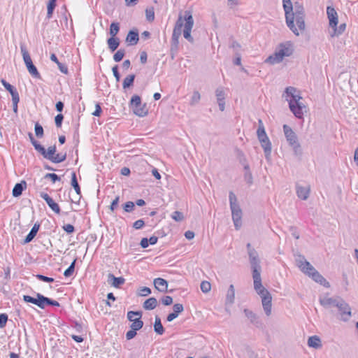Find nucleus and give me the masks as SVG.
I'll return each instance as SVG.
<instances>
[{"instance_id":"nucleus-36","label":"nucleus","mask_w":358,"mask_h":358,"mask_svg":"<svg viewBox=\"0 0 358 358\" xmlns=\"http://www.w3.org/2000/svg\"><path fill=\"white\" fill-rule=\"evenodd\" d=\"M135 79V75L131 74L127 76L123 80L122 87L124 89H127L133 85Z\"/></svg>"},{"instance_id":"nucleus-46","label":"nucleus","mask_w":358,"mask_h":358,"mask_svg":"<svg viewBox=\"0 0 358 358\" xmlns=\"http://www.w3.org/2000/svg\"><path fill=\"white\" fill-rule=\"evenodd\" d=\"M66 159V154H56L53 159H52V162L53 163H61L64 162Z\"/></svg>"},{"instance_id":"nucleus-7","label":"nucleus","mask_w":358,"mask_h":358,"mask_svg":"<svg viewBox=\"0 0 358 358\" xmlns=\"http://www.w3.org/2000/svg\"><path fill=\"white\" fill-rule=\"evenodd\" d=\"M20 50L23 57V60L24 62V64L29 73L34 78H41V74L38 71L36 67L33 64L30 55L24 45H20Z\"/></svg>"},{"instance_id":"nucleus-2","label":"nucleus","mask_w":358,"mask_h":358,"mask_svg":"<svg viewBox=\"0 0 358 358\" xmlns=\"http://www.w3.org/2000/svg\"><path fill=\"white\" fill-rule=\"evenodd\" d=\"M248 255L249 257V262L250 264L252 278L254 281V289L256 292L259 294H263L267 293V289L262 285L261 271L262 267L260 264V259L257 251L252 247V245L248 243L246 245Z\"/></svg>"},{"instance_id":"nucleus-44","label":"nucleus","mask_w":358,"mask_h":358,"mask_svg":"<svg viewBox=\"0 0 358 358\" xmlns=\"http://www.w3.org/2000/svg\"><path fill=\"white\" fill-rule=\"evenodd\" d=\"M200 99H201L200 93L198 91H194L191 97L189 103L191 106H194L199 102Z\"/></svg>"},{"instance_id":"nucleus-50","label":"nucleus","mask_w":358,"mask_h":358,"mask_svg":"<svg viewBox=\"0 0 358 358\" xmlns=\"http://www.w3.org/2000/svg\"><path fill=\"white\" fill-rule=\"evenodd\" d=\"M34 130H35L36 135L38 137H39V138L43 137V127L41 124H39L38 123H36L35 127H34Z\"/></svg>"},{"instance_id":"nucleus-63","label":"nucleus","mask_w":358,"mask_h":358,"mask_svg":"<svg viewBox=\"0 0 358 358\" xmlns=\"http://www.w3.org/2000/svg\"><path fill=\"white\" fill-rule=\"evenodd\" d=\"M62 228L68 234H71L75 231L74 227L71 224H65Z\"/></svg>"},{"instance_id":"nucleus-8","label":"nucleus","mask_w":358,"mask_h":358,"mask_svg":"<svg viewBox=\"0 0 358 358\" xmlns=\"http://www.w3.org/2000/svg\"><path fill=\"white\" fill-rule=\"evenodd\" d=\"M182 19L184 24V38L187 39L188 41L192 43L194 41V39L191 36V31L194 25V20L191 11L185 10Z\"/></svg>"},{"instance_id":"nucleus-38","label":"nucleus","mask_w":358,"mask_h":358,"mask_svg":"<svg viewBox=\"0 0 358 358\" xmlns=\"http://www.w3.org/2000/svg\"><path fill=\"white\" fill-rule=\"evenodd\" d=\"M120 31V24L118 22H112L110 26V37H115Z\"/></svg>"},{"instance_id":"nucleus-48","label":"nucleus","mask_w":358,"mask_h":358,"mask_svg":"<svg viewBox=\"0 0 358 358\" xmlns=\"http://www.w3.org/2000/svg\"><path fill=\"white\" fill-rule=\"evenodd\" d=\"M200 287L203 293H208L210 292L211 289V285L208 281H202Z\"/></svg>"},{"instance_id":"nucleus-17","label":"nucleus","mask_w":358,"mask_h":358,"mask_svg":"<svg viewBox=\"0 0 358 358\" xmlns=\"http://www.w3.org/2000/svg\"><path fill=\"white\" fill-rule=\"evenodd\" d=\"M124 278L122 277H115L113 274L108 275V282L111 286L118 288L124 283Z\"/></svg>"},{"instance_id":"nucleus-6","label":"nucleus","mask_w":358,"mask_h":358,"mask_svg":"<svg viewBox=\"0 0 358 358\" xmlns=\"http://www.w3.org/2000/svg\"><path fill=\"white\" fill-rule=\"evenodd\" d=\"M283 131L289 145L292 148L294 153L298 155L301 151V145L295 132L287 124L283 125Z\"/></svg>"},{"instance_id":"nucleus-16","label":"nucleus","mask_w":358,"mask_h":358,"mask_svg":"<svg viewBox=\"0 0 358 358\" xmlns=\"http://www.w3.org/2000/svg\"><path fill=\"white\" fill-rule=\"evenodd\" d=\"M215 95L217 97L219 108L221 111H224L225 108V93L223 87H218L215 90Z\"/></svg>"},{"instance_id":"nucleus-22","label":"nucleus","mask_w":358,"mask_h":358,"mask_svg":"<svg viewBox=\"0 0 358 358\" xmlns=\"http://www.w3.org/2000/svg\"><path fill=\"white\" fill-rule=\"evenodd\" d=\"M27 187V182L24 180L21 181L19 183L15 184L13 189V196L14 197L20 196L23 190Z\"/></svg>"},{"instance_id":"nucleus-23","label":"nucleus","mask_w":358,"mask_h":358,"mask_svg":"<svg viewBox=\"0 0 358 358\" xmlns=\"http://www.w3.org/2000/svg\"><path fill=\"white\" fill-rule=\"evenodd\" d=\"M261 146L264 149V152L265 154V157L267 159L270 158L271 153V143L269 140V138H266V140H262L260 142Z\"/></svg>"},{"instance_id":"nucleus-33","label":"nucleus","mask_w":358,"mask_h":358,"mask_svg":"<svg viewBox=\"0 0 358 358\" xmlns=\"http://www.w3.org/2000/svg\"><path fill=\"white\" fill-rule=\"evenodd\" d=\"M36 296H37V303L36 306L40 308H45L47 305L48 297L44 296L40 293H36Z\"/></svg>"},{"instance_id":"nucleus-64","label":"nucleus","mask_w":358,"mask_h":358,"mask_svg":"<svg viewBox=\"0 0 358 358\" xmlns=\"http://www.w3.org/2000/svg\"><path fill=\"white\" fill-rule=\"evenodd\" d=\"M57 64V66L59 69V71L64 73V74H67L68 73V68L67 66L64 64H62L61 62H59V63Z\"/></svg>"},{"instance_id":"nucleus-1","label":"nucleus","mask_w":358,"mask_h":358,"mask_svg":"<svg viewBox=\"0 0 358 358\" xmlns=\"http://www.w3.org/2000/svg\"><path fill=\"white\" fill-rule=\"evenodd\" d=\"M283 8L285 13V20L287 27L296 36L299 31L305 29V10L302 4L295 2L293 8L291 0H282Z\"/></svg>"},{"instance_id":"nucleus-15","label":"nucleus","mask_w":358,"mask_h":358,"mask_svg":"<svg viewBox=\"0 0 358 358\" xmlns=\"http://www.w3.org/2000/svg\"><path fill=\"white\" fill-rule=\"evenodd\" d=\"M41 197L43 198L48 206L53 210L55 213L59 214L60 213V208L59 205L54 201V200L47 194L45 192L41 193Z\"/></svg>"},{"instance_id":"nucleus-5","label":"nucleus","mask_w":358,"mask_h":358,"mask_svg":"<svg viewBox=\"0 0 358 358\" xmlns=\"http://www.w3.org/2000/svg\"><path fill=\"white\" fill-rule=\"evenodd\" d=\"M230 208L231 210L232 220L236 230L241 229L242 226V210L237 202V198L233 192L229 194Z\"/></svg>"},{"instance_id":"nucleus-54","label":"nucleus","mask_w":358,"mask_h":358,"mask_svg":"<svg viewBox=\"0 0 358 358\" xmlns=\"http://www.w3.org/2000/svg\"><path fill=\"white\" fill-rule=\"evenodd\" d=\"M151 293V289L147 287H143L139 289L138 294L142 296H146Z\"/></svg>"},{"instance_id":"nucleus-10","label":"nucleus","mask_w":358,"mask_h":358,"mask_svg":"<svg viewBox=\"0 0 358 358\" xmlns=\"http://www.w3.org/2000/svg\"><path fill=\"white\" fill-rule=\"evenodd\" d=\"M336 308L339 312L340 320L343 322L350 320L352 316L351 308L343 299H341L339 303H336Z\"/></svg>"},{"instance_id":"nucleus-31","label":"nucleus","mask_w":358,"mask_h":358,"mask_svg":"<svg viewBox=\"0 0 358 358\" xmlns=\"http://www.w3.org/2000/svg\"><path fill=\"white\" fill-rule=\"evenodd\" d=\"M235 299V289L233 285H231L228 289L226 296V302L227 303H233Z\"/></svg>"},{"instance_id":"nucleus-51","label":"nucleus","mask_w":358,"mask_h":358,"mask_svg":"<svg viewBox=\"0 0 358 358\" xmlns=\"http://www.w3.org/2000/svg\"><path fill=\"white\" fill-rule=\"evenodd\" d=\"M258 124H259V127H258V129L257 131V135L258 136V135H262V134H266L263 122L261 119H259L258 120Z\"/></svg>"},{"instance_id":"nucleus-24","label":"nucleus","mask_w":358,"mask_h":358,"mask_svg":"<svg viewBox=\"0 0 358 358\" xmlns=\"http://www.w3.org/2000/svg\"><path fill=\"white\" fill-rule=\"evenodd\" d=\"M39 227L40 224L38 223L34 224L28 235L25 237L24 240V243H29L34 238L39 229Z\"/></svg>"},{"instance_id":"nucleus-9","label":"nucleus","mask_w":358,"mask_h":358,"mask_svg":"<svg viewBox=\"0 0 358 358\" xmlns=\"http://www.w3.org/2000/svg\"><path fill=\"white\" fill-rule=\"evenodd\" d=\"M130 106L134 113L139 117H144L148 113L145 105L142 104L141 99L138 95H134L131 97Z\"/></svg>"},{"instance_id":"nucleus-14","label":"nucleus","mask_w":358,"mask_h":358,"mask_svg":"<svg viewBox=\"0 0 358 358\" xmlns=\"http://www.w3.org/2000/svg\"><path fill=\"white\" fill-rule=\"evenodd\" d=\"M327 14L331 27H336L338 25V14L334 8L328 6L327 8Z\"/></svg>"},{"instance_id":"nucleus-3","label":"nucleus","mask_w":358,"mask_h":358,"mask_svg":"<svg viewBox=\"0 0 358 358\" xmlns=\"http://www.w3.org/2000/svg\"><path fill=\"white\" fill-rule=\"evenodd\" d=\"M296 89L294 87H287L285 89L287 99L289 102V107L290 110L293 113L294 116L299 119H302L303 117V108L305 106L300 101L302 97L299 94H296Z\"/></svg>"},{"instance_id":"nucleus-35","label":"nucleus","mask_w":358,"mask_h":358,"mask_svg":"<svg viewBox=\"0 0 358 358\" xmlns=\"http://www.w3.org/2000/svg\"><path fill=\"white\" fill-rule=\"evenodd\" d=\"M55 152H56V146L55 145L50 146L47 150L45 149V155H43V157L51 162L52 159H53L54 156L55 155Z\"/></svg>"},{"instance_id":"nucleus-12","label":"nucleus","mask_w":358,"mask_h":358,"mask_svg":"<svg viewBox=\"0 0 358 358\" xmlns=\"http://www.w3.org/2000/svg\"><path fill=\"white\" fill-rule=\"evenodd\" d=\"M262 299V303L264 308V310L267 316L271 315V307H272V296L268 291L267 293H264L263 294H259Z\"/></svg>"},{"instance_id":"nucleus-39","label":"nucleus","mask_w":358,"mask_h":358,"mask_svg":"<svg viewBox=\"0 0 358 358\" xmlns=\"http://www.w3.org/2000/svg\"><path fill=\"white\" fill-rule=\"evenodd\" d=\"M244 313L245 314V316L250 320V322L253 324H257L258 323V317L255 313H254L252 311L245 309Z\"/></svg>"},{"instance_id":"nucleus-26","label":"nucleus","mask_w":358,"mask_h":358,"mask_svg":"<svg viewBox=\"0 0 358 358\" xmlns=\"http://www.w3.org/2000/svg\"><path fill=\"white\" fill-rule=\"evenodd\" d=\"M308 345L310 348L319 349L322 347L321 340L317 336H310L308 340Z\"/></svg>"},{"instance_id":"nucleus-56","label":"nucleus","mask_w":358,"mask_h":358,"mask_svg":"<svg viewBox=\"0 0 358 358\" xmlns=\"http://www.w3.org/2000/svg\"><path fill=\"white\" fill-rule=\"evenodd\" d=\"M44 178H50V179H51V180H52V182L53 183H55L56 181H59L60 180V177H59L55 173H47V174H45Z\"/></svg>"},{"instance_id":"nucleus-59","label":"nucleus","mask_w":358,"mask_h":358,"mask_svg":"<svg viewBox=\"0 0 358 358\" xmlns=\"http://www.w3.org/2000/svg\"><path fill=\"white\" fill-rule=\"evenodd\" d=\"M162 303L164 306H169L173 303V299L170 296H164L162 298Z\"/></svg>"},{"instance_id":"nucleus-25","label":"nucleus","mask_w":358,"mask_h":358,"mask_svg":"<svg viewBox=\"0 0 358 358\" xmlns=\"http://www.w3.org/2000/svg\"><path fill=\"white\" fill-rule=\"evenodd\" d=\"M311 278H313V280L324 286L325 287H330L329 282H327L326 279L322 275H320L317 271L313 273Z\"/></svg>"},{"instance_id":"nucleus-43","label":"nucleus","mask_w":358,"mask_h":358,"mask_svg":"<svg viewBox=\"0 0 358 358\" xmlns=\"http://www.w3.org/2000/svg\"><path fill=\"white\" fill-rule=\"evenodd\" d=\"M146 19L148 22H152L155 20V10L153 7L145 9Z\"/></svg>"},{"instance_id":"nucleus-47","label":"nucleus","mask_w":358,"mask_h":358,"mask_svg":"<svg viewBox=\"0 0 358 358\" xmlns=\"http://www.w3.org/2000/svg\"><path fill=\"white\" fill-rule=\"evenodd\" d=\"M171 217L173 220H174L176 222H181L184 220V215H183L182 213L178 211V210L174 211L171 214Z\"/></svg>"},{"instance_id":"nucleus-28","label":"nucleus","mask_w":358,"mask_h":358,"mask_svg":"<svg viewBox=\"0 0 358 358\" xmlns=\"http://www.w3.org/2000/svg\"><path fill=\"white\" fill-rule=\"evenodd\" d=\"M107 44L110 50L114 52L120 45V39L117 37H110L107 40Z\"/></svg>"},{"instance_id":"nucleus-4","label":"nucleus","mask_w":358,"mask_h":358,"mask_svg":"<svg viewBox=\"0 0 358 358\" xmlns=\"http://www.w3.org/2000/svg\"><path fill=\"white\" fill-rule=\"evenodd\" d=\"M292 52L293 49L291 43H282L274 54L267 57L265 62L271 64H278L283 60L284 57L290 56Z\"/></svg>"},{"instance_id":"nucleus-61","label":"nucleus","mask_w":358,"mask_h":358,"mask_svg":"<svg viewBox=\"0 0 358 358\" xmlns=\"http://www.w3.org/2000/svg\"><path fill=\"white\" fill-rule=\"evenodd\" d=\"M19 101H20L19 96L12 97L13 111L15 113L17 112V104H18Z\"/></svg>"},{"instance_id":"nucleus-45","label":"nucleus","mask_w":358,"mask_h":358,"mask_svg":"<svg viewBox=\"0 0 358 358\" xmlns=\"http://www.w3.org/2000/svg\"><path fill=\"white\" fill-rule=\"evenodd\" d=\"M125 55V51L124 50H122V49H120L118 50L115 53V55H113V59L115 62H120L124 56Z\"/></svg>"},{"instance_id":"nucleus-62","label":"nucleus","mask_w":358,"mask_h":358,"mask_svg":"<svg viewBox=\"0 0 358 358\" xmlns=\"http://www.w3.org/2000/svg\"><path fill=\"white\" fill-rule=\"evenodd\" d=\"M145 224V222L143 220H138L133 224V227L136 229H141Z\"/></svg>"},{"instance_id":"nucleus-52","label":"nucleus","mask_w":358,"mask_h":358,"mask_svg":"<svg viewBox=\"0 0 358 358\" xmlns=\"http://www.w3.org/2000/svg\"><path fill=\"white\" fill-rule=\"evenodd\" d=\"M23 300L27 303H31L34 305H36L37 303V296L34 298L29 295H24Z\"/></svg>"},{"instance_id":"nucleus-55","label":"nucleus","mask_w":358,"mask_h":358,"mask_svg":"<svg viewBox=\"0 0 358 358\" xmlns=\"http://www.w3.org/2000/svg\"><path fill=\"white\" fill-rule=\"evenodd\" d=\"M36 277L37 279L46 282H52L55 280L52 278L47 277L41 274H38Z\"/></svg>"},{"instance_id":"nucleus-13","label":"nucleus","mask_w":358,"mask_h":358,"mask_svg":"<svg viewBox=\"0 0 358 358\" xmlns=\"http://www.w3.org/2000/svg\"><path fill=\"white\" fill-rule=\"evenodd\" d=\"M341 298L340 297H329L327 296L320 297V303L325 308H330L331 306L336 307V303H339Z\"/></svg>"},{"instance_id":"nucleus-30","label":"nucleus","mask_w":358,"mask_h":358,"mask_svg":"<svg viewBox=\"0 0 358 358\" xmlns=\"http://www.w3.org/2000/svg\"><path fill=\"white\" fill-rule=\"evenodd\" d=\"M1 83L3 85V86L5 87V89L10 92L12 97L19 96V94H18L17 90L13 85H11L10 83L6 82L4 79H1Z\"/></svg>"},{"instance_id":"nucleus-19","label":"nucleus","mask_w":358,"mask_h":358,"mask_svg":"<svg viewBox=\"0 0 358 358\" xmlns=\"http://www.w3.org/2000/svg\"><path fill=\"white\" fill-rule=\"evenodd\" d=\"M155 287L161 292H167L168 282L161 278H157L154 280Z\"/></svg>"},{"instance_id":"nucleus-18","label":"nucleus","mask_w":358,"mask_h":358,"mask_svg":"<svg viewBox=\"0 0 358 358\" xmlns=\"http://www.w3.org/2000/svg\"><path fill=\"white\" fill-rule=\"evenodd\" d=\"M173 312L169 314L167 316V321L171 322L176 317H178V315L184 310L183 305L181 303H176L173 307Z\"/></svg>"},{"instance_id":"nucleus-40","label":"nucleus","mask_w":358,"mask_h":358,"mask_svg":"<svg viewBox=\"0 0 358 358\" xmlns=\"http://www.w3.org/2000/svg\"><path fill=\"white\" fill-rule=\"evenodd\" d=\"M141 317H138L131 321L132 324H131L130 328L136 331L141 329L143 326V322L141 320Z\"/></svg>"},{"instance_id":"nucleus-58","label":"nucleus","mask_w":358,"mask_h":358,"mask_svg":"<svg viewBox=\"0 0 358 358\" xmlns=\"http://www.w3.org/2000/svg\"><path fill=\"white\" fill-rule=\"evenodd\" d=\"M306 266H309V268L305 273L306 275L309 276H312L313 273L316 271L315 268L310 264V262H304Z\"/></svg>"},{"instance_id":"nucleus-57","label":"nucleus","mask_w":358,"mask_h":358,"mask_svg":"<svg viewBox=\"0 0 358 358\" xmlns=\"http://www.w3.org/2000/svg\"><path fill=\"white\" fill-rule=\"evenodd\" d=\"M8 320V315L5 313L0 314V328H3L6 326Z\"/></svg>"},{"instance_id":"nucleus-21","label":"nucleus","mask_w":358,"mask_h":358,"mask_svg":"<svg viewBox=\"0 0 358 358\" xmlns=\"http://www.w3.org/2000/svg\"><path fill=\"white\" fill-rule=\"evenodd\" d=\"M296 194L299 198L302 200H306L310 194V187H302L300 185H296Z\"/></svg>"},{"instance_id":"nucleus-34","label":"nucleus","mask_w":358,"mask_h":358,"mask_svg":"<svg viewBox=\"0 0 358 358\" xmlns=\"http://www.w3.org/2000/svg\"><path fill=\"white\" fill-rule=\"evenodd\" d=\"M154 330L157 334H158L159 335H162L164 332V329L162 324L161 320L157 316H156V317H155V322L154 324Z\"/></svg>"},{"instance_id":"nucleus-32","label":"nucleus","mask_w":358,"mask_h":358,"mask_svg":"<svg viewBox=\"0 0 358 358\" xmlns=\"http://www.w3.org/2000/svg\"><path fill=\"white\" fill-rule=\"evenodd\" d=\"M297 266L300 268L301 271L304 273L309 268V266H306L304 262H308L303 256L299 255L298 258L296 259Z\"/></svg>"},{"instance_id":"nucleus-11","label":"nucleus","mask_w":358,"mask_h":358,"mask_svg":"<svg viewBox=\"0 0 358 358\" xmlns=\"http://www.w3.org/2000/svg\"><path fill=\"white\" fill-rule=\"evenodd\" d=\"M183 25L184 24L182 16L180 15L178 20L176 21L172 34V43L176 47H177L178 45V40L182 34V28Z\"/></svg>"},{"instance_id":"nucleus-27","label":"nucleus","mask_w":358,"mask_h":358,"mask_svg":"<svg viewBox=\"0 0 358 358\" xmlns=\"http://www.w3.org/2000/svg\"><path fill=\"white\" fill-rule=\"evenodd\" d=\"M71 186L73 187V189H75L77 195H78V201L80 200V196H81V191H80V185L78 182V180H77V178H76V174L75 172H73L71 173Z\"/></svg>"},{"instance_id":"nucleus-53","label":"nucleus","mask_w":358,"mask_h":358,"mask_svg":"<svg viewBox=\"0 0 358 358\" xmlns=\"http://www.w3.org/2000/svg\"><path fill=\"white\" fill-rule=\"evenodd\" d=\"M124 210L127 212L130 213L131 212L134 208V203L132 201H127L124 205Z\"/></svg>"},{"instance_id":"nucleus-41","label":"nucleus","mask_w":358,"mask_h":358,"mask_svg":"<svg viewBox=\"0 0 358 358\" xmlns=\"http://www.w3.org/2000/svg\"><path fill=\"white\" fill-rule=\"evenodd\" d=\"M334 30V33L331 34V36H339L342 34L346 28V24L345 23L341 24L338 27L337 26L336 27H331Z\"/></svg>"},{"instance_id":"nucleus-60","label":"nucleus","mask_w":358,"mask_h":358,"mask_svg":"<svg viewBox=\"0 0 358 358\" xmlns=\"http://www.w3.org/2000/svg\"><path fill=\"white\" fill-rule=\"evenodd\" d=\"M64 119V116L62 114H58L55 117V124L57 127H60L62 126V123Z\"/></svg>"},{"instance_id":"nucleus-37","label":"nucleus","mask_w":358,"mask_h":358,"mask_svg":"<svg viewBox=\"0 0 358 358\" xmlns=\"http://www.w3.org/2000/svg\"><path fill=\"white\" fill-rule=\"evenodd\" d=\"M57 0H49L47 6V17L50 19L52 16L54 9L56 6Z\"/></svg>"},{"instance_id":"nucleus-20","label":"nucleus","mask_w":358,"mask_h":358,"mask_svg":"<svg viewBox=\"0 0 358 358\" xmlns=\"http://www.w3.org/2000/svg\"><path fill=\"white\" fill-rule=\"evenodd\" d=\"M139 40L138 32L137 30H131L127 34L126 37V42L130 45H134L138 43Z\"/></svg>"},{"instance_id":"nucleus-42","label":"nucleus","mask_w":358,"mask_h":358,"mask_svg":"<svg viewBox=\"0 0 358 358\" xmlns=\"http://www.w3.org/2000/svg\"><path fill=\"white\" fill-rule=\"evenodd\" d=\"M76 259H75L72 263L71 264V265L69 266V268L65 270L64 273V275L65 277H70L71 276L73 273H74V271H75V265H76Z\"/></svg>"},{"instance_id":"nucleus-49","label":"nucleus","mask_w":358,"mask_h":358,"mask_svg":"<svg viewBox=\"0 0 358 358\" xmlns=\"http://www.w3.org/2000/svg\"><path fill=\"white\" fill-rule=\"evenodd\" d=\"M134 316H138V317H142V312L141 311H129L127 313V318L129 321H133L136 318H134Z\"/></svg>"},{"instance_id":"nucleus-29","label":"nucleus","mask_w":358,"mask_h":358,"mask_svg":"<svg viewBox=\"0 0 358 358\" xmlns=\"http://www.w3.org/2000/svg\"><path fill=\"white\" fill-rule=\"evenodd\" d=\"M157 306V300L155 297H150L143 303V307L145 310H153Z\"/></svg>"}]
</instances>
